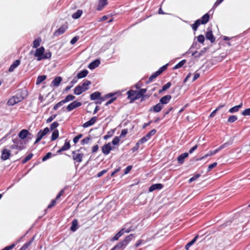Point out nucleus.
Here are the masks:
<instances>
[{
  "label": "nucleus",
  "instance_id": "f257e3e1",
  "mask_svg": "<svg viewBox=\"0 0 250 250\" xmlns=\"http://www.w3.org/2000/svg\"><path fill=\"white\" fill-rule=\"evenodd\" d=\"M45 48L43 46H40L36 48L34 55L37 57V60L40 61L42 60L50 59L52 56V53L48 50L47 52H45Z\"/></svg>",
  "mask_w": 250,
  "mask_h": 250
},
{
  "label": "nucleus",
  "instance_id": "f03ea898",
  "mask_svg": "<svg viewBox=\"0 0 250 250\" xmlns=\"http://www.w3.org/2000/svg\"><path fill=\"white\" fill-rule=\"evenodd\" d=\"M134 237V234H130L129 235L126 236L124 238V239L118 242L113 247L114 249L115 250H124V249L126 248V247L132 241Z\"/></svg>",
  "mask_w": 250,
  "mask_h": 250
},
{
  "label": "nucleus",
  "instance_id": "7ed1b4c3",
  "mask_svg": "<svg viewBox=\"0 0 250 250\" xmlns=\"http://www.w3.org/2000/svg\"><path fill=\"white\" fill-rule=\"evenodd\" d=\"M127 99L129 100V103H133L135 101L141 98L137 90H129L127 92Z\"/></svg>",
  "mask_w": 250,
  "mask_h": 250
},
{
  "label": "nucleus",
  "instance_id": "20e7f679",
  "mask_svg": "<svg viewBox=\"0 0 250 250\" xmlns=\"http://www.w3.org/2000/svg\"><path fill=\"white\" fill-rule=\"evenodd\" d=\"M28 95V90L25 89H20L17 90V92L14 96L17 101L20 103L26 98Z\"/></svg>",
  "mask_w": 250,
  "mask_h": 250
},
{
  "label": "nucleus",
  "instance_id": "39448f33",
  "mask_svg": "<svg viewBox=\"0 0 250 250\" xmlns=\"http://www.w3.org/2000/svg\"><path fill=\"white\" fill-rule=\"evenodd\" d=\"M82 104L81 102L78 101L77 100L73 101L70 103L67 106H63L62 107V110L63 111H66V112H70L73 110L77 108L82 105Z\"/></svg>",
  "mask_w": 250,
  "mask_h": 250
},
{
  "label": "nucleus",
  "instance_id": "423d86ee",
  "mask_svg": "<svg viewBox=\"0 0 250 250\" xmlns=\"http://www.w3.org/2000/svg\"><path fill=\"white\" fill-rule=\"evenodd\" d=\"M21 140L19 138L18 136L15 138L12 139V142L14 143V145H12L10 146V148L12 149H17L18 151H21L23 149L26 148V147H24L23 146H19V144L21 142Z\"/></svg>",
  "mask_w": 250,
  "mask_h": 250
},
{
  "label": "nucleus",
  "instance_id": "0eeeda50",
  "mask_svg": "<svg viewBox=\"0 0 250 250\" xmlns=\"http://www.w3.org/2000/svg\"><path fill=\"white\" fill-rule=\"evenodd\" d=\"M205 37L206 40L209 41L211 43L215 42V37L213 34L211 25L207 28Z\"/></svg>",
  "mask_w": 250,
  "mask_h": 250
},
{
  "label": "nucleus",
  "instance_id": "6e6552de",
  "mask_svg": "<svg viewBox=\"0 0 250 250\" xmlns=\"http://www.w3.org/2000/svg\"><path fill=\"white\" fill-rule=\"evenodd\" d=\"M114 148L115 147L114 146H111V143L109 142L108 143L105 144L102 147V151L104 155H107L109 154L110 151Z\"/></svg>",
  "mask_w": 250,
  "mask_h": 250
},
{
  "label": "nucleus",
  "instance_id": "1a4fd4ad",
  "mask_svg": "<svg viewBox=\"0 0 250 250\" xmlns=\"http://www.w3.org/2000/svg\"><path fill=\"white\" fill-rule=\"evenodd\" d=\"M29 135H31V133L27 129H22L19 132L18 136L21 140L24 141L29 136Z\"/></svg>",
  "mask_w": 250,
  "mask_h": 250
},
{
  "label": "nucleus",
  "instance_id": "9d476101",
  "mask_svg": "<svg viewBox=\"0 0 250 250\" xmlns=\"http://www.w3.org/2000/svg\"><path fill=\"white\" fill-rule=\"evenodd\" d=\"M11 155V151L7 148H4L1 150L0 159L2 161H6L9 159Z\"/></svg>",
  "mask_w": 250,
  "mask_h": 250
},
{
  "label": "nucleus",
  "instance_id": "9b49d317",
  "mask_svg": "<svg viewBox=\"0 0 250 250\" xmlns=\"http://www.w3.org/2000/svg\"><path fill=\"white\" fill-rule=\"evenodd\" d=\"M72 158L75 161L78 163H81L83 161V158L84 156L82 153H76V151H73L72 152Z\"/></svg>",
  "mask_w": 250,
  "mask_h": 250
},
{
  "label": "nucleus",
  "instance_id": "f8f14e48",
  "mask_svg": "<svg viewBox=\"0 0 250 250\" xmlns=\"http://www.w3.org/2000/svg\"><path fill=\"white\" fill-rule=\"evenodd\" d=\"M164 106H162V105L160 103H158L155 105L150 107L148 110V111L150 112L159 113L162 110Z\"/></svg>",
  "mask_w": 250,
  "mask_h": 250
},
{
  "label": "nucleus",
  "instance_id": "ddd939ff",
  "mask_svg": "<svg viewBox=\"0 0 250 250\" xmlns=\"http://www.w3.org/2000/svg\"><path fill=\"white\" fill-rule=\"evenodd\" d=\"M137 91L141 97V102H143L145 100V97H146V98H149L151 95V93L146 94L147 91L146 88H140Z\"/></svg>",
  "mask_w": 250,
  "mask_h": 250
},
{
  "label": "nucleus",
  "instance_id": "4468645a",
  "mask_svg": "<svg viewBox=\"0 0 250 250\" xmlns=\"http://www.w3.org/2000/svg\"><path fill=\"white\" fill-rule=\"evenodd\" d=\"M68 28L67 25L63 24L59 28L56 30L53 33L54 36H58L63 34Z\"/></svg>",
  "mask_w": 250,
  "mask_h": 250
},
{
  "label": "nucleus",
  "instance_id": "2eb2a0df",
  "mask_svg": "<svg viewBox=\"0 0 250 250\" xmlns=\"http://www.w3.org/2000/svg\"><path fill=\"white\" fill-rule=\"evenodd\" d=\"M164 188V185L161 183H156L151 185L148 188L149 192H152L155 190H160Z\"/></svg>",
  "mask_w": 250,
  "mask_h": 250
},
{
  "label": "nucleus",
  "instance_id": "dca6fc26",
  "mask_svg": "<svg viewBox=\"0 0 250 250\" xmlns=\"http://www.w3.org/2000/svg\"><path fill=\"white\" fill-rule=\"evenodd\" d=\"M240 213L239 212H238L235 213L233 217L229 218L223 225L225 226H227L229 225L231 223L235 222V224H237L236 221H235L238 217L240 216Z\"/></svg>",
  "mask_w": 250,
  "mask_h": 250
},
{
  "label": "nucleus",
  "instance_id": "f3484780",
  "mask_svg": "<svg viewBox=\"0 0 250 250\" xmlns=\"http://www.w3.org/2000/svg\"><path fill=\"white\" fill-rule=\"evenodd\" d=\"M97 117L94 116L90 118L88 121L84 123L83 125V127L85 128L93 125L97 121Z\"/></svg>",
  "mask_w": 250,
  "mask_h": 250
},
{
  "label": "nucleus",
  "instance_id": "a211bd4d",
  "mask_svg": "<svg viewBox=\"0 0 250 250\" xmlns=\"http://www.w3.org/2000/svg\"><path fill=\"white\" fill-rule=\"evenodd\" d=\"M101 63V60L100 59H96L92 61L88 65V67L90 70L95 69L98 67Z\"/></svg>",
  "mask_w": 250,
  "mask_h": 250
},
{
  "label": "nucleus",
  "instance_id": "6ab92c4d",
  "mask_svg": "<svg viewBox=\"0 0 250 250\" xmlns=\"http://www.w3.org/2000/svg\"><path fill=\"white\" fill-rule=\"evenodd\" d=\"M171 98V96L170 95H165L160 99L159 103L164 106V105L169 103Z\"/></svg>",
  "mask_w": 250,
  "mask_h": 250
},
{
  "label": "nucleus",
  "instance_id": "aec40b11",
  "mask_svg": "<svg viewBox=\"0 0 250 250\" xmlns=\"http://www.w3.org/2000/svg\"><path fill=\"white\" fill-rule=\"evenodd\" d=\"M211 10L212 9L209 10L208 12L202 16L200 19H199V21H200L202 24H205L209 21L210 17V14L209 13L211 11Z\"/></svg>",
  "mask_w": 250,
  "mask_h": 250
},
{
  "label": "nucleus",
  "instance_id": "412c9836",
  "mask_svg": "<svg viewBox=\"0 0 250 250\" xmlns=\"http://www.w3.org/2000/svg\"><path fill=\"white\" fill-rule=\"evenodd\" d=\"M208 49V47H204L200 51H194L192 53V56H193L194 58L198 59L201 56H203Z\"/></svg>",
  "mask_w": 250,
  "mask_h": 250
},
{
  "label": "nucleus",
  "instance_id": "4be33fe9",
  "mask_svg": "<svg viewBox=\"0 0 250 250\" xmlns=\"http://www.w3.org/2000/svg\"><path fill=\"white\" fill-rule=\"evenodd\" d=\"M116 95H121V93L120 91H117L114 92H110L104 95V96H102L101 95L100 100H101V101L103 102L105 101L106 99H109L111 97H113V96H115Z\"/></svg>",
  "mask_w": 250,
  "mask_h": 250
},
{
  "label": "nucleus",
  "instance_id": "5701e85b",
  "mask_svg": "<svg viewBox=\"0 0 250 250\" xmlns=\"http://www.w3.org/2000/svg\"><path fill=\"white\" fill-rule=\"evenodd\" d=\"M88 74V71L86 69H83L79 72L74 78L78 81V79L84 78L87 76Z\"/></svg>",
  "mask_w": 250,
  "mask_h": 250
},
{
  "label": "nucleus",
  "instance_id": "b1692460",
  "mask_svg": "<svg viewBox=\"0 0 250 250\" xmlns=\"http://www.w3.org/2000/svg\"><path fill=\"white\" fill-rule=\"evenodd\" d=\"M62 81V78L61 76H57L52 81L50 86L57 87L60 85Z\"/></svg>",
  "mask_w": 250,
  "mask_h": 250
},
{
  "label": "nucleus",
  "instance_id": "393cba45",
  "mask_svg": "<svg viewBox=\"0 0 250 250\" xmlns=\"http://www.w3.org/2000/svg\"><path fill=\"white\" fill-rule=\"evenodd\" d=\"M188 157V153L185 152L181 154L177 158L178 163L181 165L184 164L185 159Z\"/></svg>",
  "mask_w": 250,
  "mask_h": 250
},
{
  "label": "nucleus",
  "instance_id": "a878e982",
  "mask_svg": "<svg viewBox=\"0 0 250 250\" xmlns=\"http://www.w3.org/2000/svg\"><path fill=\"white\" fill-rule=\"evenodd\" d=\"M123 228L114 236L110 238V241L114 242L119 240V239L124 234L125 231Z\"/></svg>",
  "mask_w": 250,
  "mask_h": 250
},
{
  "label": "nucleus",
  "instance_id": "bb28decb",
  "mask_svg": "<svg viewBox=\"0 0 250 250\" xmlns=\"http://www.w3.org/2000/svg\"><path fill=\"white\" fill-rule=\"evenodd\" d=\"M123 228L114 236L110 238V241L114 242L119 240V239L124 234L125 231Z\"/></svg>",
  "mask_w": 250,
  "mask_h": 250
},
{
  "label": "nucleus",
  "instance_id": "cd10ccee",
  "mask_svg": "<svg viewBox=\"0 0 250 250\" xmlns=\"http://www.w3.org/2000/svg\"><path fill=\"white\" fill-rule=\"evenodd\" d=\"M48 133V127H46L43 129L40 130L38 132L36 137L42 140V138Z\"/></svg>",
  "mask_w": 250,
  "mask_h": 250
},
{
  "label": "nucleus",
  "instance_id": "c85d7f7f",
  "mask_svg": "<svg viewBox=\"0 0 250 250\" xmlns=\"http://www.w3.org/2000/svg\"><path fill=\"white\" fill-rule=\"evenodd\" d=\"M21 63V60L20 59H17L15 60L10 66L8 68V71L9 72H12L14 71L15 68H16L18 66L20 65Z\"/></svg>",
  "mask_w": 250,
  "mask_h": 250
},
{
  "label": "nucleus",
  "instance_id": "c756f323",
  "mask_svg": "<svg viewBox=\"0 0 250 250\" xmlns=\"http://www.w3.org/2000/svg\"><path fill=\"white\" fill-rule=\"evenodd\" d=\"M108 4L107 0H99L96 10L101 11Z\"/></svg>",
  "mask_w": 250,
  "mask_h": 250
},
{
  "label": "nucleus",
  "instance_id": "7c9ffc66",
  "mask_svg": "<svg viewBox=\"0 0 250 250\" xmlns=\"http://www.w3.org/2000/svg\"><path fill=\"white\" fill-rule=\"evenodd\" d=\"M79 226L78 220L77 219H74L71 222L70 230L72 232H74L79 229Z\"/></svg>",
  "mask_w": 250,
  "mask_h": 250
},
{
  "label": "nucleus",
  "instance_id": "2f4dec72",
  "mask_svg": "<svg viewBox=\"0 0 250 250\" xmlns=\"http://www.w3.org/2000/svg\"><path fill=\"white\" fill-rule=\"evenodd\" d=\"M101 92L97 91H95L92 93H91L90 96L89 98L90 100L91 101H96V100H100V99L101 98Z\"/></svg>",
  "mask_w": 250,
  "mask_h": 250
},
{
  "label": "nucleus",
  "instance_id": "473e14b6",
  "mask_svg": "<svg viewBox=\"0 0 250 250\" xmlns=\"http://www.w3.org/2000/svg\"><path fill=\"white\" fill-rule=\"evenodd\" d=\"M198 238L199 235L196 234L192 239L189 241L185 246V248L186 250H188L189 248L196 242Z\"/></svg>",
  "mask_w": 250,
  "mask_h": 250
},
{
  "label": "nucleus",
  "instance_id": "72a5a7b5",
  "mask_svg": "<svg viewBox=\"0 0 250 250\" xmlns=\"http://www.w3.org/2000/svg\"><path fill=\"white\" fill-rule=\"evenodd\" d=\"M77 82V80L74 78L70 82L69 85L66 86L65 88L63 90L62 94L67 93L69 90H70V89L73 86L74 84Z\"/></svg>",
  "mask_w": 250,
  "mask_h": 250
},
{
  "label": "nucleus",
  "instance_id": "f704fd0d",
  "mask_svg": "<svg viewBox=\"0 0 250 250\" xmlns=\"http://www.w3.org/2000/svg\"><path fill=\"white\" fill-rule=\"evenodd\" d=\"M242 105H243V104H242V103H241L238 105H235V106L231 107L230 108H229V112L230 113H234L237 112L242 107Z\"/></svg>",
  "mask_w": 250,
  "mask_h": 250
},
{
  "label": "nucleus",
  "instance_id": "c9c22d12",
  "mask_svg": "<svg viewBox=\"0 0 250 250\" xmlns=\"http://www.w3.org/2000/svg\"><path fill=\"white\" fill-rule=\"evenodd\" d=\"M91 84V82L89 80L84 81L81 85V87H82L84 92L89 89V86Z\"/></svg>",
  "mask_w": 250,
  "mask_h": 250
},
{
  "label": "nucleus",
  "instance_id": "e433bc0d",
  "mask_svg": "<svg viewBox=\"0 0 250 250\" xmlns=\"http://www.w3.org/2000/svg\"><path fill=\"white\" fill-rule=\"evenodd\" d=\"M47 78V76L45 75H39L37 77L36 84L37 85H40L41 83H42L44 81H45Z\"/></svg>",
  "mask_w": 250,
  "mask_h": 250
},
{
  "label": "nucleus",
  "instance_id": "4c0bfd02",
  "mask_svg": "<svg viewBox=\"0 0 250 250\" xmlns=\"http://www.w3.org/2000/svg\"><path fill=\"white\" fill-rule=\"evenodd\" d=\"M74 94L76 95H80L84 92L83 89L81 87L80 84L77 85L73 89Z\"/></svg>",
  "mask_w": 250,
  "mask_h": 250
},
{
  "label": "nucleus",
  "instance_id": "58836bf2",
  "mask_svg": "<svg viewBox=\"0 0 250 250\" xmlns=\"http://www.w3.org/2000/svg\"><path fill=\"white\" fill-rule=\"evenodd\" d=\"M83 13V11L82 10L78 9L72 15L71 17L74 20L78 19L81 17Z\"/></svg>",
  "mask_w": 250,
  "mask_h": 250
},
{
  "label": "nucleus",
  "instance_id": "ea45409f",
  "mask_svg": "<svg viewBox=\"0 0 250 250\" xmlns=\"http://www.w3.org/2000/svg\"><path fill=\"white\" fill-rule=\"evenodd\" d=\"M19 103L16 99L14 96H13L11 98H10L7 102V104L8 106H13L15 104Z\"/></svg>",
  "mask_w": 250,
  "mask_h": 250
},
{
  "label": "nucleus",
  "instance_id": "a19ab883",
  "mask_svg": "<svg viewBox=\"0 0 250 250\" xmlns=\"http://www.w3.org/2000/svg\"><path fill=\"white\" fill-rule=\"evenodd\" d=\"M59 136V131L58 129H56L54 131H52V135L51 136V141L53 142L58 139Z\"/></svg>",
  "mask_w": 250,
  "mask_h": 250
},
{
  "label": "nucleus",
  "instance_id": "79ce46f5",
  "mask_svg": "<svg viewBox=\"0 0 250 250\" xmlns=\"http://www.w3.org/2000/svg\"><path fill=\"white\" fill-rule=\"evenodd\" d=\"M202 24L199 19L196 20L191 25L192 29L193 31H196L198 29V27Z\"/></svg>",
  "mask_w": 250,
  "mask_h": 250
},
{
  "label": "nucleus",
  "instance_id": "37998d69",
  "mask_svg": "<svg viewBox=\"0 0 250 250\" xmlns=\"http://www.w3.org/2000/svg\"><path fill=\"white\" fill-rule=\"evenodd\" d=\"M187 62V60L185 59L181 60L180 62H179L178 63H177L173 68V70H176L177 69H179L180 68L182 67Z\"/></svg>",
  "mask_w": 250,
  "mask_h": 250
},
{
  "label": "nucleus",
  "instance_id": "c03bdc74",
  "mask_svg": "<svg viewBox=\"0 0 250 250\" xmlns=\"http://www.w3.org/2000/svg\"><path fill=\"white\" fill-rule=\"evenodd\" d=\"M149 241V240H148V239L144 240V239H139V240L137 241V242H136L135 244L134 245V247L136 248H138L140 246H141V245L145 244L146 243H147Z\"/></svg>",
  "mask_w": 250,
  "mask_h": 250
},
{
  "label": "nucleus",
  "instance_id": "a18cd8bd",
  "mask_svg": "<svg viewBox=\"0 0 250 250\" xmlns=\"http://www.w3.org/2000/svg\"><path fill=\"white\" fill-rule=\"evenodd\" d=\"M159 75L156 71L154 73H152L148 78L147 81H146V84H148L151 83L154 79L157 77Z\"/></svg>",
  "mask_w": 250,
  "mask_h": 250
},
{
  "label": "nucleus",
  "instance_id": "49530a36",
  "mask_svg": "<svg viewBox=\"0 0 250 250\" xmlns=\"http://www.w3.org/2000/svg\"><path fill=\"white\" fill-rule=\"evenodd\" d=\"M76 98L75 96L72 94H68L67 95L64 99H63V101L64 104L68 103L70 101H73Z\"/></svg>",
  "mask_w": 250,
  "mask_h": 250
},
{
  "label": "nucleus",
  "instance_id": "de8ad7c7",
  "mask_svg": "<svg viewBox=\"0 0 250 250\" xmlns=\"http://www.w3.org/2000/svg\"><path fill=\"white\" fill-rule=\"evenodd\" d=\"M64 151L69 149L71 147L70 141L68 139L65 140L64 145L61 147Z\"/></svg>",
  "mask_w": 250,
  "mask_h": 250
},
{
  "label": "nucleus",
  "instance_id": "09e8293b",
  "mask_svg": "<svg viewBox=\"0 0 250 250\" xmlns=\"http://www.w3.org/2000/svg\"><path fill=\"white\" fill-rule=\"evenodd\" d=\"M41 41V39L40 37L35 39L33 42V48H37L40 46Z\"/></svg>",
  "mask_w": 250,
  "mask_h": 250
},
{
  "label": "nucleus",
  "instance_id": "8fccbe9b",
  "mask_svg": "<svg viewBox=\"0 0 250 250\" xmlns=\"http://www.w3.org/2000/svg\"><path fill=\"white\" fill-rule=\"evenodd\" d=\"M59 125V124L58 123V122H54L53 123H52L50 125V128H48V130H49V132L50 131H54V130H55L56 129H57V127H58Z\"/></svg>",
  "mask_w": 250,
  "mask_h": 250
},
{
  "label": "nucleus",
  "instance_id": "3c124183",
  "mask_svg": "<svg viewBox=\"0 0 250 250\" xmlns=\"http://www.w3.org/2000/svg\"><path fill=\"white\" fill-rule=\"evenodd\" d=\"M115 129H111L110 131H108L106 135L104 136V140H107L111 137L113 135Z\"/></svg>",
  "mask_w": 250,
  "mask_h": 250
},
{
  "label": "nucleus",
  "instance_id": "603ef678",
  "mask_svg": "<svg viewBox=\"0 0 250 250\" xmlns=\"http://www.w3.org/2000/svg\"><path fill=\"white\" fill-rule=\"evenodd\" d=\"M92 139L90 135L84 138L81 141V144L83 146L88 144L89 141Z\"/></svg>",
  "mask_w": 250,
  "mask_h": 250
},
{
  "label": "nucleus",
  "instance_id": "864d4df0",
  "mask_svg": "<svg viewBox=\"0 0 250 250\" xmlns=\"http://www.w3.org/2000/svg\"><path fill=\"white\" fill-rule=\"evenodd\" d=\"M33 154L32 153H29V154H28L27 156H26L24 159H23L21 161V163L23 164H25L26 163H27L28 161H29L30 160H31L32 159V158L33 157Z\"/></svg>",
  "mask_w": 250,
  "mask_h": 250
},
{
  "label": "nucleus",
  "instance_id": "5fc2aeb1",
  "mask_svg": "<svg viewBox=\"0 0 250 250\" xmlns=\"http://www.w3.org/2000/svg\"><path fill=\"white\" fill-rule=\"evenodd\" d=\"M137 226H130L127 229H126L125 228H123V229H124L125 233H129L131 231H134L136 230L137 229Z\"/></svg>",
  "mask_w": 250,
  "mask_h": 250
},
{
  "label": "nucleus",
  "instance_id": "6e6d98bb",
  "mask_svg": "<svg viewBox=\"0 0 250 250\" xmlns=\"http://www.w3.org/2000/svg\"><path fill=\"white\" fill-rule=\"evenodd\" d=\"M120 137L115 136L111 142V144H112L114 146H118L119 144L120 141Z\"/></svg>",
  "mask_w": 250,
  "mask_h": 250
},
{
  "label": "nucleus",
  "instance_id": "4d7b16f0",
  "mask_svg": "<svg viewBox=\"0 0 250 250\" xmlns=\"http://www.w3.org/2000/svg\"><path fill=\"white\" fill-rule=\"evenodd\" d=\"M156 132V130L155 129H153L150 130L149 132H148L145 136H144L147 140H148L151 136L154 135Z\"/></svg>",
  "mask_w": 250,
  "mask_h": 250
},
{
  "label": "nucleus",
  "instance_id": "13d9d810",
  "mask_svg": "<svg viewBox=\"0 0 250 250\" xmlns=\"http://www.w3.org/2000/svg\"><path fill=\"white\" fill-rule=\"evenodd\" d=\"M168 64L167 63V64H166L164 65H163L162 66H161V67H160L159 68V69L158 70L156 71V72H157V73L160 75L161 73H162L164 71H165V70H166L167 68V66H168Z\"/></svg>",
  "mask_w": 250,
  "mask_h": 250
},
{
  "label": "nucleus",
  "instance_id": "bf43d9fd",
  "mask_svg": "<svg viewBox=\"0 0 250 250\" xmlns=\"http://www.w3.org/2000/svg\"><path fill=\"white\" fill-rule=\"evenodd\" d=\"M55 154H53L51 152H47L44 156L42 158V161L44 162L47 160L48 159L51 158L52 156H55Z\"/></svg>",
  "mask_w": 250,
  "mask_h": 250
},
{
  "label": "nucleus",
  "instance_id": "052dcab7",
  "mask_svg": "<svg viewBox=\"0 0 250 250\" xmlns=\"http://www.w3.org/2000/svg\"><path fill=\"white\" fill-rule=\"evenodd\" d=\"M109 98L110 99L104 104L105 106H108L109 104H111L117 100V97L115 96H113V97H111Z\"/></svg>",
  "mask_w": 250,
  "mask_h": 250
},
{
  "label": "nucleus",
  "instance_id": "680f3d73",
  "mask_svg": "<svg viewBox=\"0 0 250 250\" xmlns=\"http://www.w3.org/2000/svg\"><path fill=\"white\" fill-rule=\"evenodd\" d=\"M200 173H196L194 174L192 177L189 178V179L188 181V183L189 184L191 183L193 181H195L196 179H197L198 178H199L201 176Z\"/></svg>",
  "mask_w": 250,
  "mask_h": 250
},
{
  "label": "nucleus",
  "instance_id": "e2e57ef3",
  "mask_svg": "<svg viewBox=\"0 0 250 250\" xmlns=\"http://www.w3.org/2000/svg\"><path fill=\"white\" fill-rule=\"evenodd\" d=\"M196 37H195L194 40L195 39ZM197 42L201 44H203L205 42V36L202 35L200 34L199 36H198L197 37Z\"/></svg>",
  "mask_w": 250,
  "mask_h": 250
},
{
  "label": "nucleus",
  "instance_id": "0e129e2a",
  "mask_svg": "<svg viewBox=\"0 0 250 250\" xmlns=\"http://www.w3.org/2000/svg\"><path fill=\"white\" fill-rule=\"evenodd\" d=\"M238 119V117L236 115H230L228 119V122L229 123H232L235 122Z\"/></svg>",
  "mask_w": 250,
  "mask_h": 250
},
{
  "label": "nucleus",
  "instance_id": "69168bd1",
  "mask_svg": "<svg viewBox=\"0 0 250 250\" xmlns=\"http://www.w3.org/2000/svg\"><path fill=\"white\" fill-rule=\"evenodd\" d=\"M64 104V103L62 100V101H60L59 102H58L57 104L54 105V106L53 107V110H57L59 107L62 106Z\"/></svg>",
  "mask_w": 250,
  "mask_h": 250
},
{
  "label": "nucleus",
  "instance_id": "338daca9",
  "mask_svg": "<svg viewBox=\"0 0 250 250\" xmlns=\"http://www.w3.org/2000/svg\"><path fill=\"white\" fill-rule=\"evenodd\" d=\"M232 143H233V141H231V140L225 143L223 145H221L219 146V147H220V149L222 150V149L224 148L225 147H226L228 146L231 145L232 144Z\"/></svg>",
  "mask_w": 250,
  "mask_h": 250
},
{
  "label": "nucleus",
  "instance_id": "774afa93",
  "mask_svg": "<svg viewBox=\"0 0 250 250\" xmlns=\"http://www.w3.org/2000/svg\"><path fill=\"white\" fill-rule=\"evenodd\" d=\"M242 115L244 116H250V108H248L242 112Z\"/></svg>",
  "mask_w": 250,
  "mask_h": 250
}]
</instances>
